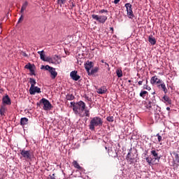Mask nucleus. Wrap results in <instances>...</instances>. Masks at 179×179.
Listing matches in <instances>:
<instances>
[{
  "label": "nucleus",
  "instance_id": "nucleus-13",
  "mask_svg": "<svg viewBox=\"0 0 179 179\" xmlns=\"http://www.w3.org/2000/svg\"><path fill=\"white\" fill-rule=\"evenodd\" d=\"M70 76L73 80L78 81L79 79H80V77L79 75H78L77 71H73L70 73Z\"/></svg>",
  "mask_w": 179,
  "mask_h": 179
},
{
  "label": "nucleus",
  "instance_id": "nucleus-46",
  "mask_svg": "<svg viewBox=\"0 0 179 179\" xmlns=\"http://www.w3.org/2000/svg\"><path fill=\"white\" fill-rule=\"evenodd\" d=\"M50 179H57L55 178V174H52L51 176H50Z\"/></svg>",
  "mask_w": 179,
  "mask_h": 179
},
{
  "label": "nucleus",
  "instance_id": "nucleus-42",
  "mask_svg": "<svg viewBox=\"0 0 179 179\" xmlns=\"http://www.w3.org/2000/svg\"><path fill=\"white\" fill-rule=\"evenodd\" d=\"M157 136L158 138V142H162V137L160 136V134H157Z\"/></svg>",
  "mask_w": 179,
  "mask_h": 179
},
{
  "label": "nucleus",
  "instance_id": "nucleus-29",
  "mask_svg": "<svg viewBox=\"0 0 179 179\" xmlns=\"http://www.w3.org/2000/svg\"><path fill=\"white\" fill-rule=\"evenodd\" d=\"M52 68V67L50 66L49 65L41 66V69H45V71H48L49 72H50V71H51Z\"/></svg>",
  "mask_w": 179,
  "mask_h": 179
},
{
  "label": "nucleus",
  "instance_id": "nucleus-30",
  "mask_svg": "<svg viewBox=\"0 0 179 179\" xmlns=\"http://www.w3.org/2000/svg\"><path fill=\"white\" fill-rule=\"evenodd\" d=\"M148 92L147 91H141L140 92V97H142L143 99H145V97L146 96V94H148Z\"/></svg>",
  "mask_w": 179,
  "mask_h": 179
},
{
  "label": "nucleus",
  "instance_id": "nucleus-10",
  "mask_svg": "<svg viewBox=\"0 0 179 179\" xmlns=\"http://www.w3.org/2000/svg\"><path fill=\"white\" fill-rule=\"evenodd\" d=\"M36 93H41V88L38 87H30L29 88V94L34 95Z\"/></svg>",
  "mask_w": 179,
  "mask_h": 179
},
{
  "label": "nucleus",
  "instance_id": "nucleus-56",
  "mask_svg": "<svg viewBox=\"0 0 179 179\" xmlns=\"http://www.w3.org/2000/svg\"><path fill=\"white\" fill-rule=\"evenodd\" d=\"M105 149H106V150H107V147H105Z\"/></svg>",
  "mask_w": 179,
  "mask_h": 179
},
{
  "label": "nucleus",
  "instance_id": "nucleus-31",
  "mask_svg": "<svg viewBox=\"0 0 179 179\" xmlns=\"http://www.w3.org/2000/svg\"><path fill=\"white\" fill-rule=\"evenodd\" d=\"M145 160L150 166L152 165V162H153V159L152 157H148L145 158Z\"/></svg>",
  "mask_w": 179,
  "mask_h": 179
},
{
  "label": "nucleus",
  "instance_id": "nucleus-33",
  "mask_svg": "<svg viewBox=\"0 0 179 179\" xmlns=\"http://www.w3.org/2000/svg\"><path fill=\"white\" fill-rule=\"evenodd\" d=\"M0 114L1 115H5V107L1 106L0 108Z\"/></svg>",
  "mask_w": 179,
  "mask_h": 179
},
{
  "label": "nucleus",
  "instance_id": "nucleus-52",
  "mask_svg": "<svg viewBox=\"0 0 179 179\" xmlns=\"http://www.w3.org/2000/svg\"><path fill=\"white\" fill-rule=\"evenodd\" d=\"M101 62H102V64H104V60H101Z\"/></svg>",
  "mask_w": 179,
  "mask_h": 179
},
{
  "label": "nucleus",
  "instance_id": "nucleus-1",
  "mask_svg": "<svg viewBox=\"0 0 179 179\" xmlns=\"http://www.w3.org/2000/svg\"><path fill=\"white\" fill-rule=\"evenodd\" d=\"M156 92H152L151 95H150V99L148 101V103H146L145 107L149 111H155L156 112V110L157 108L160 109V107L156 104L157 101H156Z\"/></svg>",
  "mask_w": 179,
  "mask_h": 179
},
{
  "label": "nucleus",
  "instance_id": "nucleus-8",
  "mask_svg": "<svg viewBox=\"0 0 179 179\" xmlns=\"http://www.w3.org/2000/svg\"><path fill=\"white\" fill-rule=\"evenodd\" d=\"M126 159L130 164L134 163V160H135V155L132 153V148L129 149V152H128Z\"/></svg>",
  "mask_w": 179,
  "mask_h": 179
},
{
  "label": "nucleus",
  "instance_id": "nucleus-28",
  "mask_svg": "<svg viewBox=\"0 0 179 179\" xmlns=\"http://www.w3.org/2000/svg\"><path fill=\"white\" fill-rule=\"evenodd\" d=\"M116 75H117V78H122V70L117 69L116 71Z\"/></svg>",
  "mask_w": 179,
  "mask_h": 179
},
{
  "label": "nucleus",
  "instance_id": "nucleus-50",
  "mask_svg": "<svg viewBox=\"0 0 179 179\" xmlns=\"http://www.w3.org/2000/svg\"><path fill=\"white\" fill-rule=\"evenodd\" d=\"M41 105V103H40V102H39V103H37V106H38V107H40Z\"/></svg>",
  "mask_w": 179,
  "mask_h": 179
},
{
  "label": "nucleus",
  "instance_id": "nucleus-53",
  "mask_svg": "<svg viewBox=\"0 0 179 179\" xmlns=\"http://www.w3.org/2000/svg\"><path fill=\"white\" fill-rule=\"evenodd\" d=\"M105 64H106V65H107V66H109L108 64H107V63H105Z\"/></svg>",
  "mask_w": 179,
  "mask_h": 179
},
{
  "label": "nucleus",
  "instance_id": "nucleus-4",
  "mask_svg": "<svg viewBox=\"0 0 179 179\" xmlns=\"http://www.w3.org/2000/svg\"><path fill=\"white\" fill-rule=\"evenodd\" d=\"M40 104L43 105V110H45V111H48V110H51L52 108V105L50 101H48V99H45V98H43L40 100Z\"/></svg>",
  "mask_w": 179,
  "mask_h": 179
},
{
  "label": "nucleus",
  "instance_id": "nucleus-16",
  "mask_svg": "<svg viewBox=\"0 0 179 179\" xmlns=\"http://www.w3.org/2000/svg\"><path fill=\"white\" fill-rule=\"evenodd\" d=\"M107 92H108L107 87H105V86H102L100 88L96 89V92L99 94H106Z\"/></svg>",
  "mask_w": 179,
  "mask_h": 179
},
{
  "label": "nucleus",
  "instance_id": "nucleus-37",
  "mask_svg": "<svg viewBox=\"0 0 179 179\" xmlns=\"http://www.w3.org/2000/svg\"><path fill=\"white\" fill-rule=\"evenodd\" d=\"M99 13H108V10L102 9L99 11Z\"/></svg>",
  "mask_w": 179,
  "mask_h": 179
},
{
  "label": "nucleus",
  "instance_id": "nucleus-55",
  "mask_svg": "<svg viewBox=\"0 0 179 179\" xmlns=\"http://www.w3.org/2000/svg\"><path fill=\"white\" fill-rule=\"evenodd\" d=\"M146 85H148V79H146Z\"/></svg>",
  "mask_w": 179,
  "mask_h": 179
},
{
  "label": "nucleus",
  "instance_id": "nucleus-14",
  "mask_svg": "<svg viewBox=\"0 0 179 179\" xmlns=\"http://www.w3.org/2000/svg\"><path fill=\"white\" fill-rule=\"evenodd\" d=\"M151 155H153L155 160H160L161 157L159 156V150H152L150 152Z\"/></svg>",
  "mask_w": 179,
  "mask_h": 179
},
{
  "label": "nucleus",
  "instance_id": "nucleus-3",
  "mask_svg": "<svg viewBox=\"0 0 179 179\" xmlns=\"http://www.w3.org/2000/svg\"><path fill=\"white\" fill-rule=\"evenodd\" d=\"M86 108V103L83 101H80L76 102V105L74 108L73 113L76 115H82L83 111H85Z\"/></svg>",
  "mask_w": 179,
  "mask_h": 179
},
{
  "label": "nucleus",
  "instance_id": "nucleus-54",
  "mask_svg": "<svg viewBox=\"0 0 179 179\" xmlns=\"http://www.w3.org/2000/svg\"><path fill=\"white\" fill-rule=\"evenodd\" d=\"M128 82H129V83H131V80H129Z\"/></svg>",
  "mask_w": 179,
  "mask_h": 179
},
{
  "label": "nucleus",
  "instance_id": "nucleus-2",
  "mask_svg": "<svg viewBox=\"0 0 179 179\" xmlns=\"http://www.w3.org/2000/svg\"><path fill=\"white\" fill-rule=\"evenodd\" d=\"M103 125V120L100 117H92L90 120L89 124V129L91 131H94L96 129V127H102Z\"/></svg>",
  "mask_w": 179,
  "mask_h": 179
},
{
  "label": "nucleus",
  "instance_id": "nucleus-44",
  "mask_svg": "<svg viewBox=\"0 0 179 179\" xmlns=\"http://www.w3.org/2000/svg\"><path fill=\"white\" fill-rule=\"evenodd\" d=\"M84 97L87 100V101H92V98L87 96V95H84Z\"/></svg>",
  "mask_w": 179,
  "mask_h": 179
},
{
  "label": "nucleus",
  "instance_id": "nucleus-45",
  "mask_svg": "<svg viewBox=\"0 0 179 179\" xmlns=\"http://www.w3.org/2000/svg\"><path fill=\"white\" fill-rule=\"evenodd\" d=\"M138 85L139 86H142L143 83V80H141V81H138Z\"/></svg>",
  "mask_w": 179,
  "mask_h": 179
},
{
  "label": "nucleus",
  "instance_id": "nucleus-18",
  "mask_svg": "<svg viewBox=\"0 0 179 179\" xmlns=\"http://www.w3.org/2000/svg\"><path fill=\"white\" fill-rule=\"evenodd\" d=\"M158 87L159 89H162L164 93H165V94H167V92H169V90L166 87V84H164L163 81L159 85H158Z\"/></svg>",
  "mask_w": 179,
  "mask_h": 179
},
{
  "label": "nucleus",
  "instance_id": "nucleus-26",
  "mask_svg": "<svg viewBox=\"0 0 179 179\" xmlns=\"http://www.w3.org/2000/svg\"><path fill=\"white\" fill-rule=\"evenodd\" d=\"M29 83L31 84V87H34L36 86V80L34 78H29Z\"/></svg>",
  "mask_w": 179,
  "mask_h": 179
},
{
  "label": "nucleus",
  "instance_id": "nucleus-17",
  "mask_svg": "<svg viewBox=\"0 0 179 179\" xmlns=\"http://www.w3.org/2000/svg\"><path fill=\"white\" fill-rule=\"evenodd\" d=\"M162 101H163V103H165V104H166V106L171 104V99H170V97H169L167 96V94H165L163 96Z\"/></svg>",
  "mask_w": 179,
  "mask_h": 179
},
{
  "label": "nucleus",
  "instance_id": "nucleus-23",
  "mask_svg": "<svg viewBox=\"0 0 179 179\" xmlns=\"http://www.w3.org/2000/svg\"><path fill=\"white\" fill-rule=\"evenodd\" d=\"M173 155H175V160L176 162H176L173 160V166H177V163L179 164V155L176 152H174Z\"/></svg>",
  "mask_w": 179,
  "mask_h": 179
},
{
  "label": "nucleus",
  "instance_id": "nucleus-41",
  "mask_svg": "<svg viewBox=\"0 0 179 179\" xmlns=\"http://www.w3.org/2000/svg\"><path fill=\"white\" fill-rule=\"evenodd\" d=\"M29 71H30L31 75L36 76V73H35L34 69H33V67L31 69H29Z\"/></svg>",
  "mask_w": 179,
  "mask_h": 179
},
{
  "label": "nucleus",
  "instance_id": "nucleus-43",
  "mask_svg": "<svg viewBox=\"0 0 179 179\" xmlns=\"http://www.w3.org/2000/svg\"><path fill=\"white\" fill-rule=\"evenodd\" d=\"M144 89H145V90H151L150 87H149V86L148 85V84H145V85H144Z\"/></svg>",
  "mask_w": 179,
  "mask_h": 179
},
{
  "label": "nucleus",
  "instance_id": "nucleus-6",
  "mask_svg": "<svg viewBox=\"0 0 179 179\" xmlns=\"http://www.w3.org/2000/svg\"><path fill=\"white\" fill-rule=\"evenodd\" d=\"M92 17L94 19V20H96V22H99V23H102L103 24L107 22L108 19L107 16L106 15H97L95 14L92 15Z\"/></svg>",
  "mask_w": 179,
  "mask_h": 179
},
{
  "label": "nucleus",
  "instance_id": "nucleus-12",
  "mask_svg": "<svg viewBox=\"0 0 179 179\" xmlns=\"http://www.w3.org/2000/svg\"><path fill=\"white\" fill-rule=\"evenodd\" d=\"M163 81L160 80V78H158L157 76H155L151 78L150 83L151 85H160Z\"/></svg>",
  "mask_w": 179,
  "mask_h": 179
},
{
  "label": "nucleus",
  "instance_id": "nucleus-57",
  "mask_svg": "<svg viewBox=\"0 0 179 179\" xmlns=\"http://www.w3.org/2000/svg\"><path fill=\"white\" fill-rule=\"evenodd\" d=\"M0 29H1V26H0Z\"/></svg>",
  "mask_w": 179,
  "mask_h": 179
},
{
  "label": "nucleus",
  "instance_id": "nucleus-40",
  "mask_svg": "<svg viewBox=\"0 0 179 179\" xmlns=\"http://www.w3.org/2000/svg\"><path fill=\"white\" fill-rule=\"evenodd\" d=\"M23 19H24V17L23 16V15H21L20 17L18 20V23H20L21 22H22Z\"/></svg>",
  "mask_w": 179,
  "mask_h": 179
},
{
  "label": "nucleus",
  "instance_id": "nucleus-5",
  "mask_svg": "<svg viewBox=\"0 0 179 179\" xmlns=\"http://www.w3.org/2000/svg\"><path fill=\"white\" fill-rule=\"evenodd\" d=\"M20 153L25 160H31V157H33V154L30 150H20Z\"/></svg>",
  "mask_w": 179,
  "mask_h": 179
},
{
  "label": "nucleus",
  "instance_id": "nucleus-19",
  "mask_svg": "<svg viewBox=\"0 0 179 179\" xmlns=\"http://www.w3.org/2000/svg\"><path fill=\"white\" fill-rule=\"evenodd\" d=\"M49 72L52 79H55L57 78L58 73L55 71V69L52 67Z\"/></svg>",
  "mask_w": 179,
  "mask_h": 179
},
{
  "label": "nucleus",
  "instance_id": "nucleus-39",
  "mask_svg": "<svg viewBox=\"0 0 179 179\" xmlns=\"http://www.w3.org/2000/svg\"><path fill=\"white\" fill-rule=\"evenodd\" d=\"M70 104L73 107V110L74 111L75 107L76 106V102H71Z\"/></svg>",
  "mask_w": 179,
  "mask_h": 179
},
{
  "label": "nucleus",
  "instance_id": "nucleus-38",
  "mask_svg": "<svg viewBox=\"0 0 179 179\" xmlns=\"http://www.w3.org/2000/svg\"><path fill=\"white\" fill-rule=\"evenodd\" d=\"M24 68H26V69H31L33 68V66H31V64H27L25 65Z\"/></svg>",
  "mask_w": 179,
  "mask_h": 179
},
{
  "label": "nucleus",
  "instance_id": "nucleus-11",
  "mask_svg": "<svg viewBox=\"0 0 179 179\" xmlns=\"http://www.w3.org/2000/svg\"><path fill=\"white\" fill-rule=\"evenodd\" d=\"M94 66V63L93 62H90L87 61L85 64V68L87 72V73H89V75H90V69H92Z\"/></svg>",
  "mask_w": 179,
  "mask_h": 179
},
{
  "label": "nucleus",
  "instance_id": "nucleus-47",
  "mask_svg": "<svg viewBox=\"0 0 179 179\" xmlns=\"http://www.w3.org/2000/svg\"><path fill=\"white\" fill-rule=\"evenodd\" d=\"M120 2V0H114V3L117 5Z\"/></svg>",
  "mask_w": 179,
  "mask_h": 179
},
{
  "label": "nucleus",
  "instance_id": "nucleus-27",
  "mask_svg": "<svg viewBox=\"0 0 179 179\" xmlns=\"http://www.w3.org/2000/svg\"><path fill=\"white\" fill-rule=\"evenodd\" d=\"M97 72H99V67H94L91 70L90 73L91 75H94V73H97Z\"/></svg>",
  "mask_w": 179,
  "mask_h": 179
},
{
  "label": "nucleus",
  "instance_id": "nucleus-25",
  "mask_svg": "<svg viewBox=\"0 0 179 179\" xmlns=\"http://www.w3.org/2000/svg\"><path fill=\"white\" fill-rule=\"evenodd\" d=\"M66 100H69V101L75 100V96H73V94H68L66 96Z\"/></svg>",
  "mask_w": 179,
  "mask_h": 179
},
{
  "label": "nucleus",
  "instance_id": "nucleus-35",
  "mask_svg": "<svg viewBox=\"0 0 179 179\" xmlns=\"http://www.w3.org/2000/svg\"><path fill=\"white\" fill-rule=\"evenodd\" d=\"M65 2H66V0H57V3H59V5H64Z\"/></svg>",
  "mask_w": 179,
  "mask_h": 179
},
{
  "label": "nucleus",
  "instance_id": "nucleus-22",
  "mask_svg": "<svg viewBox=\"0 0 179 179\" xmlns=\"http://www.w3.org/2000/svg\"><path fill=\"white\" fill-rule=\"evenodd\" d=\"M28 5H29V2L24 1V3L22 4V6L21 8L20 13H23V12H24V10H26Z\"/></svg>",
  "mask_w": 179,
  "mask_h": 179
},
{
  "label": "nucleus",
  "instance_id": "nucleus-49",
  "mask_svg": "<svg viewBox=\"0 0 179 179\" xmlns=\"http://www.w3.org/2000/svg\"><path fill=\"white\" fill-rule=\"evenodd\" d=\"M110 30H111L112 31H114V28L113 27H110Z\"/></svg>",
  "mask_w": 179,
  "mask_h": 179
},
{
  "label": "nucleus",
  "instance_id": "nucleus-34",
  "mask_svg": "<svg viewBox=\"0 0 179 179\" xmlns=\"http://www.w3.org/2000/svg\"><path fill=\"white\" fill-rule=\"evenodd\" d=\"M70 6L71 8V9H73V8H75V6H76V4H75V3L73 2V0H71L70 1Z\"/></svg>",
  "mask_w": 179,
  "mask_h": 179
},
{
  "label": "nucleus",
  "instance_id": "nucleus-21",
  "mask_svg": "<svg viewBox=\"0 0 179 179\" xmlns=\"http://www.w3.org/2000/svg\"><path fill=\"white\" fill-rule=\"evenodd\" d=\"M27 122H29V119H27V117L21 118L20 124L22 126L27 125Z\"/></svg>",
  "mask_w": 179,
  "mask_h": 179
},
{
  "label": "nucleus",
  "instance_id": "nucleus-15",
  "mask_svg": "<svg viewBox=\"0 0 179 179\" xmlns=\"http://www.w3.org/2000/svg\"><path fill=\"white\" fill-rule=\"evenodd\" d=\"M2 102L3 104H6L7 106H10V104H12V101H10V98L8 95H6L3 97Z\"/></svg>",
  "mask_w": 179,
  "mask_h": 179
},
{
  "label": "nucleus",
  "instance_id": "nucleus-32",
  "mask_svg": "<svg viewBox=\"0 0 179 179\" xmlns=\"http://www.w3.org/2000/svg\"><path fill=\"white\" fill-rule=\"evenodd\" d=\"M106 120L108 122H114V116H108Z\"/></svg>",
  "mask_w": 179,
  "mask_h": 179
},
{
  "label": "nucleus",
  "instance_id": "nucleus-48",
  "mask_svg": "<svg viewBox=\"0 0 179 179\" xmlns=\"http://www.w3.org/2000/svg\"><path fill=\"white\" fill-rule=\"evenodd\" d=\"M22 55L23 57H27V54H26V52H22Z\"/></svg>",
  "mask_w": 179,
  "mask_h": 179
},
{
  "label": "nucleus",
  "instance_id": "nucleus-20",
  "mask_svg": "<svg viewBox=\"0 0 179 179\" xmlns=\"http://www.w3.org/2000/svg\"><path fill=\"white\" fill-rule=\"evenodd\" d=\"M148 41L152 45H155V44H156V38L152 35L148 37Z\"/></svg>",
  "mask_w": 179,
  "mask_h": 179
},
{
  "label": "nucleus",
  "instance_id": "nucleus-51",
  "mask_svg": "<svg viewBox=\"0 0 179 179\" xmlns=\"http://www.w3.org/2000/svg\"><path fill=\"white\" fill-rule=\"evenodd\" d=\"M167 111H170V107L166 108Z\"/></svg>",
  "mask_w": 179,
  "mask_h": 179
},
{
  "label": "nucleus",
  "instance_id": "nucleus-7",
  "mask_svg": "<svg viewBox=\"0 0 179 179\" xmlns=\"http://www.w3.org/2000/svg\"><path fill=\"white\" fill-rule=\"evenodd\" d=\"M124 6L127 8L128 17L129 19H134V17H135V15H134V11L132 10V5L129 3H127Z\"/></svg>",
  "mask_w": 179,
  "mask_h": 179
},
{
  "label": "nucleus",
  "instance_id": "nucleus-36",
  "mask_svg": "<svg viewBox=\"0 0 179 179\" xmlns=\"http://www.w3.org/2000/svg\"><path fill=\"white\" fill-rule=\"evenodd\" d=\"M84 111H85V117H90V113H89V110L85 109Z\"/></svg>",
  "mask_w": 179,
  "mask_h": 179
},
{
  "label": "nucleus",
  "instance_id": "nucleus-24",
  "mask_svg": "<svg viewBox=\"0 0 179 179\" xmlns=\"http://www.w3.org/2000/svg\"><path fill=\"white\" fill-rule=\"evenodd\" d=\"M73 166L75 167V169H78V170H82V166L79 165L77 161L73 162Z\"/></svg>",
  "mask_w": 179,
  "mask_h": 179
},
{
  "label": "nucleus",
  "instance_id": "nucleus-9",
  "mask_svg": "<svg viewBox=\"0 0 179 179\" xmlns=\"http://www.w3.org/2000/svg\"><path fill=\"white\" fill-rule=\"evenodd\" d=\"M38 54H39L41 57V59H42V61H45V62H51V61L52 60V58H49V57L45 58V54L44 52V50L38 51Z\"/></svg>",
  "mask_w": 179,
  "mask_h": 179
}]
</instances>
